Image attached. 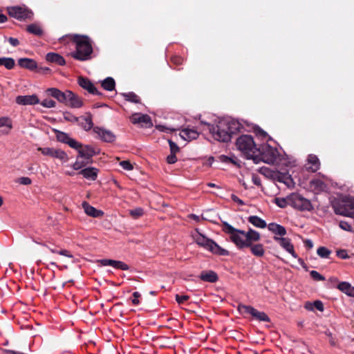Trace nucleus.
Masks as SVG:
<instances>
[{
  "label": "nucleus",
  "mask_w": 354,
  "mask_h": 354,
  "mask_svg": "<svg viewBox=\"0 0 354 354\" xmlns=\"http://www.w3.org/2000/svg\"><path fill=\"white\" fill-rule=\"evenodd\" d=\"M275 203L280 207H285L286 205H289L288 197L286 199L282 198H275Z\"/></svg>",
  "instance_id": "79ce46f5"
},
{
  "label": "nucleus",
  "mask_w": 354,
  "mask_h": 354,
  "mask_svg": "<svg viewBox=\"0 0 354 354\" xmlns=\"http://www.w3.org/2000/svg\"><path fill=\"white\" fill-rule=\"evenodd\" d=\"M236 146L248 159L257 161L260 153V149L257 147L253 138L249 135L239 136L236 142Z\"/></svg>",
  "instance_id": "7ed1b4c3"
},
{
  "label": "nucleus",
  "mask_w": 354,
  "mask_h": 354,
  "mask_svg": "<svg viewBox=\"0 0 354 354\" xmlns=\"http://www.w3.org/2000/svg\"><path fill=\"white\" fill-rule=\"evenodd\" d=\"M64 104L75 109H78L83 106V102L81 98L69 90H67L66 101Z\"/></svg>",
  "instance_id": "ddd939ff"
},
{
  "label": "nucleus",
  "mask_w": 354,
  "mask_h": 354,
  "mask_svg": "<svg viewBox=\"0 0 354 354\" xmlns=\"http://www.w3.org/2000/svg\"><path fill=\"white\" fill-rule=\"evenodd\" d=\"M249 248H250L252 254L256 257H261L265 254V250L262 244H253V243H251V245Z\"/></svg>",
  "instance_id": "2f4dec72"
},
{
  "label": "nucleus",
  "mask_w": 354,
  "mask_h": 354,
  "mask_svg": "<svg viewBox=\"0 0 354 354\" xmlns=\"http://www.w3.org/2000/svg\"><path fill=\"white\" fill-rule=\"evenodd\" d=\"M12 129V122L8 117L0 118V136L8 135Z\"/></svg>",
  "instance_id": "aec40b11"
},
{
  "label": "nucleus",
  "mask_w": 354,
  "mask_h": 354,
  "mask_svg": "<svg viewBox=\"0 0 354 354\" xmlns=\"http://www.w3.org/2000/svg\"><path fill=\"white\" fill-rule=\"evenodd\" d=\"M16 102L20 105H33L38 104L39 100L36 95H19L16 97Z\"/></svg>",
  "instance_id": "6ab92c4d"
},
{
  "label": "nucleus",
  "mask_w": 354,
  "mask_h": 354,
  "mask_svg": "<svg viewBox=\"0 0 354 354\" xmlns=\"http://www.w3.org/2000/svg\"><path fill=\"white\" fill-rule=\"evenodd\" d=\"M46 59L49 62H55L59 65H64L65 61L59 55L54 53H49L46 55Z\"/></svg>",
  "instance_id": "473e14b6"
},
{
  "label": "nucleus",
  "mask_w": 354,
  "mask_h": 354,
  "mask_svg": "<svg viewBox=\"0 0 354 354\" xmlns=\"http://www.w3.org/2000/svg\"><path fill=\"white\" fill-rule=\"evenodd\" d=\"M317 253L322 258H328L330 251L325 247H319L317 250Z\"/></svg>",
  "instance_id": "58836bf2"
},
{
  "label": "nucleus",
  "mask_w": 354,
  "mask_h": 354,
  "mask_svg": "<svg viewBox=\"0 0 354 354\" xmlns=\"http://www.w3.org/2000/svg\"><path fill=\"white\" fill-rule=\"evenodd\" d=\"M310 188L315 192L318 193L324 191L326 185L324 182L319 179H313L310 182Z\"/></svg>",
  "instance_id": "7c9ffc66"
},
{
  "label": "nucleus",
  "mask_w": 354,
  "mask_h": 354,
  "mask_svg": "<svg viewBox=\"0 0 354 354\" xmlns=\"http://www.w3.org/2000/svg\"><path fill=\"white\" fill-rule=\"evenodd\" d=\"M64 119L68 121L76 122L78 121V118L74 115H72L69 113L64 114Z\"/></svg>",
  "instance_id": "6e6d98bb"
},
{
  "label": "nucleus",
  "mask_w": 354,
  "mask_h": 354,
  "mask_svg": "<svg viewBox=\"0 0 354 354\" xmlns=\"http://www.w3.org/2000/svg\"><path fill=\"white\" fill-rule=\"evenodd\" d=\"M124 97L127 100L131 101L133 102L137 103V102H139V101H140L139 97L133 93H129L124 94Z\"/></svg>",
  "instance_id": "a19ab883"
},
{
  "label": "nucleus",
  "mask_w": 354,
  "mask_h": 354,
  "mask_svg": "<svg viewBox=\"0 0 354 354\" xmlns=\"http://www.w3.org/2000/svg\"><path fill=\"white\" fill-rule=\"evenodd\" d=\"M188 299H189V296H187V295H182V296H180L178 295H176V300L179 304H183V302L187 301Z\"/></svg>",
  "instance_id": "603ef678"
},
{
  "label": "nucleus",
  "mask_w": 354,
  "mask_h": 354,
  "mask_svg": "<svg viewBox=\"0 0 354 354\" xmlns=\"http://www.w3.org/2000/svg\"><path fill=\"white\" fill-rule=\"evenodd\" d=\"M265 175L268 176L272 178L274 180H278L279 182L283 183L288 185L291 183L290 176L288 174H281L277 171H271L268 169H263V172Z\"/></svg>",
  "instance_id": "2eb2a0df"
},
{
  "label": "nucleus",
  "mask_w": 354,
  "mask_h": 354,
  "mask_svg": "<svg viewBox=\"0 0 354 354\" xmlns=\"http://www.w3.org/2000/svg\"><path fill=\"white\" fill-rule=\"evenodd\" d=\"M69 146L77 151L79 154L78 158H82L87 160H90L94 155L99 152L91 146L82 145L80 142L76 140H71Z\"/></svg>",
  "instance_id": "0eeeda50"
},
{
  "label": "nucleus",
  "mask_w": 354,
  "mask_h": 354,
  "mask_svg": "<svg viewBox=\"0 0 354 354\" xmlns=\"http://www.w3.org/2000/svg\"><path fill=\"white\" fill-rule=\"evenodd\" d=\"M289 205L301 211H310L313 206L309 200L299 194H292L288 196Z\"/></svg>",
  "instance_id": "6e6552de"
},
{
  "label": "nucleus",
  "mask_w": 354,
  "mask_h": 354,
  "mask_svg": "<svg viewBox=\"0 0 354 354\" xmlns=\"http://www.w3.org/2000/svg\"><path fill=\"white\" fill-rule=\"evenodd\" d=\"M41 104L46 108H53L55 106L56 103L53 100L45 99L41 102Z\"/></svg>",
  "instance_id": "37998d69"
},
{
  "label": "nucleus",
  "mask_w": 354,
  "mask_h": 354,
  "mask_svg": "<svg viewBox=\"0 0 354 354\" xmlns=\"http://www.w3.org/2000/svg\"><path fill=\"white\" fill-rule=\"evenodd\" d=\"M194 241L200 246L209 250L212 253L219 255H227L228 252L217 245L214 241L207 239L204 235L201 234L198 230H196L192 234Z\"/></svg>",
  "instance_id": "423d86ee"
},
{
  "label": "nucleus",
  "mask_w": 354,
  "mask_h": 354,
  "mask_svg": "<svg viewBox=\"0 0 354 354\" xmlns=\"http://www.w3.org/2000/svg\"><path fill=\"white\" fill-rule=\"evenodd\" d=\"M27 30L34 35H40L42 34V30L37 24H30L27 27Z\"/></svg>",
  "instance_id": "e433bc0d"
},
{
  "label": "nucleus",
  "mask_w": 354,
  "mask_h": 354,
  "mask_svg": "<svg viewBox=\"0 0 354 354\" xmlns=\"http://www.w3.org/2000/svg\"><path fill=\"white\" fill-rule=\"evenodd\" d=\"M8 14L10 17L19 20L32 18V12L26 7L13 6L8 8Z\"/></svg>",
  "instance_id": "9d476101"
},
{
  "label": "nucleus",
  "mask_w": 354,
  "mask_h": 354,
  "mask_svg": "<svg viewBox=\"0 0 354 354\" xmlns=\"http://www.w3.org/2000/svg\"><path fill=\"white\" fill-rule=\"evenodd\" d=\"M168 142L169 144L170 152L171 153H177L178 152H179L180 149L175 142L170 140H168Z\"/></svg>",
  "instance_id": "a18cd8bd"
},
{
  "label": "nucleus",
  "mask_w": 354,
  "mask_h": 354,
  "mask_svg": "<svg viewBox=\"0 0 354 354\" xmlns=\"http://www.w3.org/2000/svg\"><path fill=\"white\" fill-rule=\"evenodd\" d=\"M80 125L85 131H88L93 127V122L91 116L82 118Z\"/></svg>",
  "instance_id": "c9c22d12"
},
{
  "label": "nucleus",
  "mask_w": 354,
  "mask_h": 354,
  "mask_svg": "<svg viewBox=\"0 0 354 354\" xmlns=\"http://www.w3.org/2000/svg\"><path fill=\"white\" fill-rule=\"evenodd\" d=\"M268 229L275 235L284 236L286 234L285 227L275 223H269Z\"/></svg>",
  "instance_id": "bb28decb"
},
{
  "label": "nucleus",
  "mask_w": 354,
  "mask_h": 354,
  "mask_svg": "<svg viewBox=\"0 0 354 354\" xmlns=\"http://www.w3.org/2000/svg\"><path fill=\"white\" fill-rule=\"evenodd\" d=\"M248 221L257 227L265 228L266 227V221L257 216H250Z\"/></svg>",
  "instance_id": "72a5a7b5"
},
{
  "label": "nucleus",
  "mask_w": 354,
  "mask_h": 354,
  "mask_svg": "<svg viewBox=\"0 0 354 354\" xmlns=\"http://www.w3.org/2000/svg\"><path fill=\"white\" fill-rule=\"evenodd\" d=\"M1 66H4L8 69H11L15 66V61L12 58H1Z\"/></svg>",
  "instance_id": "4c0bfd02"
},
{
  "label": "nucleus",
  "mask_w": 354,
  "mask_h": 354,
  "mask_svg": "<svg viewBox=\"0 0 354 354\" xmlns=\"http://www.w3.org/2000/svg\"><path fill=\"white\" fill-rule=\"evenodd\" d=\"M78 157L76 160V161L73 163V168L75 169V170H78V169H80L82 167H83L86 163L88 162V161L86 162H81V161H79L78 160Z\"/></svg>",
  "instance_id": "de8ad7c7"
},
{
  "label": "nucleus",
  "mask_w": 354,
  "mask_h": 354,
  "mask_svg": "<svg viewBox=\"0 0 354 354\" xmlns=\"http://www.w3.org/2000/svg\"><path fill=\"white\" fill-rule=\"evenodd\" d=\"M19 65L29 70H34L37 68V63L35 60L29 58H21L18 60Z\"/></svg>",
  "instance_id": "cd10ccee"
},
{
  "label": "nucleus",
  "mask_w": 354,
  "mask_h": 354,
  "mask_svg": "<svg viewBox=\"0 0 354 354\" xmlns=\"http://www.w3.org/2000/svg\"><path fill=\"white\" fill-rule=\"evenodd\" d=\"M82 205L84 212L89 216L98 218L102 216L104 214L102 211L97 209L86 201L83 202Z\"/></svg>",
  "instance_id": "412c9836"
},
{
  "label": "nucleus",
  "mask_w": 354,
  "mask_h": 354,
  "mask_svg": "<svg viewBox=\"0 0 354 354\" xmlns=\"http://www.w3.org/2000/svg\"><path fill=\"white\" fill-rule=\"evenodd\" d=\"M199 278L204 281L214 283L216 282L218 279V276L216 273L212 270H208V271H203Z\"/></svg>",
  "instance_id": "393cba45"
},
{
  "label": "nucleus",
  "mask_w": 354,
  "mask_h": 354,
  "mask_svg": "<svg viewBox=\"0 0 354 354\" xmlns=\"http://www.w3.org/2000/svg\"><path fill=\"white\" fill-rule=\"evenodd\" d=\"M80 174L86 179L95 180L97 176L98 169L95 167H88L82 169Z\"/></svg>",
  "instance_id": "a878e982"
},
{
  "label": "nucleus",
  "mask_w": 354,
  "mask_h": 354,
  "mask_svg": "<svg viewBox=\"0 0 354 354\" xmlns=\"http://www.w3.org/2000/svg\"><path fill=\"white\" fill-rule=\"evenodd\" d=\"M274 240L278 242L280 245L289 254H291V256L297 259V254L295 252L294 246L291 243L290 240L287 238H283V237H278L277 236H274Z\"/></svg>",
  "instance_id": "dca6fc26"
},
{
  "label": "nucleus",
  "mask_w": 354,
  "mask_h": 354,
  "mask_svg": "<svg viewBox=\"0 0 354 354\" xmlns=\"http://www.w3.org/2000/svg\"><path fill=\"white\" fill-rule=\"evenodd\" d=\"M8 41H9L10 44L13 46H16L19 44V40L16 38L10 37L8 39Z\"/></svg>",
  "instance_id": "680f3d73"
},
{
  "label": "nucleus",
  "mask_w": 354,
  "mask_h": 354,
  "mask_svg": "<svg viewBox=\"0 0 354 354\" xmlns=\"http://www.w3.org/2000/svg\"><path fill=\"white\" fill-rule=\"evenodd\" d=\"M97 262L102 266H112L115 268L120 269L122 270H129L128 265L120 261L104 259L98 260Z\"/></svg>",
  "instance_id": "a211bd4d"
},
{
  "label": "nucleus",
  "mask_w": 354,
  "mask_h": 354,
  "mask_svg": "<svg viewBox=\"0 0 354 354\" xmlns=\"http://www.w3.org/2000/svg\"><path fill=\"white\" fill-rule=\"evenodd\" d=\"M213 162H214V158L213 157H209L205 164L206 165L210 167V166H212Z\"/></svg>",
  "instance_id": "774afa93"
},
{
  "label": "nucleus",
  "mask_w": 354,
  "mask_h": 354,
  "mask_svg": "<svg viewBox=\"0 0 354 354\" xmlns=\"http://www.w3.org/2000/svg\"><path fill=\"white\" fill-rule=\"evenodd\" d=\"M156 129H158L160 131H166V132H171L173 131L174 129H171V128H169V127H167L164 125H157L156 127Z\"/></svg>",
  "instance_id": "4d7b16f0"
},
{
  "label": "nucleus",
  "mask_w": 354,
  "mask_h": 354,
  "mask_svg": "<svg viewBox=\"0 0 354 354\" xmlns=\"http://www.w3.org/2000/svg\"><path fill=\"white\" fill-rule=\"evenodd\" d=\"M219 159H220V160H221V162H230V161H232V160H231V158H229V157H227V156H223H223H221L219 157Z\"/></svg>",
  "instance_id": "0e129e2a"
},
{
  "label": "nucleus",
  "mask_w": 354,
  "mask_h": 354,
  "mask_svg": "<svg viewBox=\"0 0 354 354\" xmlns=\"http://www.w3.org/2000/svg\"><path fill=\"white\" fill-rule=\"evenodd\" d=\"M17 182L21 185H28L31 184L32 180L28 177H21L17 180Z\"/></svg>",
  "instance_id": "49530a36"
},
{
  "label": "nucleus",
  "mask_w": 354,
  "mask_h": 354,
  "mask_svg": "<svg viewBox=\"0 0 354 354\" xmlns=\"http://www.w3.org/2000/svg\"><path fill=\"white\" fill-rule=\"evenodd\" d=\"M308 171L315 172L319 169L320 162L318 158L315 155H309L306 165Z\"/></svg>",
  "instance_id": "5701e85b"
},
{
  "label": "nucleus",
  "mask_w": 354,
  "mask_h": 354,
  "mask_svg": "<svg viewBox=\"0 0 354 354\" xmlns=\"http://www.w3.org/2000/svg\"><path fill=\"white\" fill-rule=\"evenodd\" d=\"M129 214L134 218H137L143 214V210L142 208H136L130 210Z\"/></svg>",
  "instance_id": "c03bdc74"
},
{
  "label": "nucleus",
  "mask_w": 354,
  "mask_h": 354,
  "mask_svg": "<svg viewBox=\"0 0 354 354\" xmlns=\"http://www.w3.org/2000/svg\"><path fill=\"white\" fill-rule=\"evenodd\" d=\"M46 92L48 95L56 98L59 102L62 103H64L66 101L67 90L64 92H62L56 88H48Z\"/></svg>",
  "instance_id": "4be33fe9"
},
{
  "label": "nucleus",
  "mask_w": 354,
  "mask_h": 354,
  "mask_svg": "<svg viewBox=\"0 0 354 354\" xmlns=\"http://www.w3.org/2000/svg\"><path fill=\"white\" fill-rule=\"evenodd\" d=\"M204 125L203 130H207L215 140L223 142L230 141L232 134L241 127L240 123L232 118L218 119L213 124L205 122Z\"/></svg>",
  "instance_id": "f257e3e1"
},
{
  "label": "nucleus",
  "mask_w": 354,
  "mask_h": 354,
  "mask_svg": "<svg viewBox=\"0 0 354 354\" xmlns=\"http://www.w3.org/2000/svg\"><path fill=\"white\" fill-rule=\"evenodd\" d=\"M310 274V276L315 280H317V281H323V280H324V277L322 275H321L318 272H317L315 270H312Z\"/></svg>",
  "instance_id": "09e8293b"
},
{
  "label": "nucleus",
  "mask_w": 354,
  "mask_h": 354,
  "mask_svg": "<svg viewBox=\"0 0 354 354\" xmlns=\"http://www.w3.org/2000/svg\"><path fill=\"white\" fill-rule=\"evenodd\" d=\"M102 86L107 91H113L115 88V81L111 77H107L102 82Z\"/></svg>",
  "instance_id": "f704fd0d"
},
{
  "label": "nucleus",
  "mask_w": 354,
  "mask_h": 354,
  "mask_svg": "<svg viewBox=\"0 0 354 354\" xmlns=\"http://www.w3.org/2000/svg\"><path fill=\"white\" fill-rule=\"evenodd\" d=\"M337 255L339 258L343 259H346L348 258V255L346 251L344 250H338L337 252Z\"/></svg>",
  "instance_id": "5fc2aeb1"
},
{
  "label": "nucleus",
  "mask_w": 354,
  "mask_h": 354,
  "mask_svg": "<svg viewBox=\"0 0 354 354\" xmlns=\"http://www.w3.org/2000/svg\"><path fill=\"white\" fill-rule=\"evenodd\" d=\"M335 212L345 216L354 217V198L345 197L342 204L336 208Z\"/></svg>",
  "instance_id": "1a4fd4ad"
},
{
  "label": "nucleus",
  "mask_w": 354,
  "mask_h": 354,
  "mask_svg": "<svg viewBox=\"0 0 354 354\" xmlns=\"http://www.w3.org/2000/svg\"><path fill=\"white\" fill-rule=\"evenodd\" d=\"M73 40L76 44V50L73 53V57L81 61L88 59L92 53V46L88 37L75 35Z\"/></svg>",
  "instance_id": "20e7f679"
},
{
  "label": "nucleus",
  "mask_w": 354,
  "mask_h": 354,
  "mask_svg": "<svg viewBox=\"0 0 354 354\" xmlns=\"http://www.w3.org/2000/svg\"><path fill=\"white\" fill-rule=\"evenodd\" d=\"M38 151L44 156L59 159L62 162L65 163L68 160V155L62 150L50 147H39Z\"/></svg>",
  "instance_id": "9b49d317"
},
{
  "label": "nucleus",
  "mask_w": 354,
  "mask_h": 354,
  "mask_svg": "<svg viewBox=\"0 0 354 354\" xmlns=\"http://www.w3.org/2000/svg\"><path fill=\"white\" fill-rule=\"evenodd\" d=\"M93 131L104 142H111L115 139V135L111 131L106 129L95 127L93 128Z\"/></svg>",
  "instance_id": "4468645a"
},
{
  "label": "nucleus",
  "mask_w": 354,
  "mask_h": 354,
  "mask_svg": "<svg viewBox=\"0 0 354 354\" xmlns=\"http://www.w3.org/2000/svg\"><path fill=\"white\" fill-rule=\"evenodd\" d=\"M304 243L306 245V246L310 248H312L313 247V243L312 242V241L308 239V240H306L304 241Z\"/></svg>",
  "instance_id": "338daca9"
},
{
  "label": "nucleus",
  "mask_w": 354,
  "mask_h": 354,
  "mask_svg": "<svg viewBox=\"0 0 354 354\" xmlns=\"http://www.w3.org/2000/svg\"><path fill=\"white\" fill-rule=\"evenodd\" d=\"M57 138L59 141L65 142L68 145L71 140H75L74 139L70 138L66 133L62 132H60L57 135Z\"/></svg>",
  "instance_id": "ea45409f"
},
{
  "label": "nucleus",
  "mask_w": 354,
  "mask_h": 354,
  "mask_svg": "<svg viewBox=\"0 0 354 354\" xmlns=\"http://www.w3.org/2000/svg\"><path fill=\"white\" fill-rule=\"evenodd\" d=\"M252 181H253V183L255 185H257L258 186L261 185V180H260V178L258 176H252Z\"/></svg>",
  "instance_id": "69168bd1"
},
{
  "label": "nucleus",
  "mask_w": 354,
  "mask_h": 354,
  "mask_svg": "<svg viewBox=\"0 0 354 354\" xmlns=\"http://www.w3.org/2000/svg\"><path fill=\"white\" fill-rule=\"evenodd\" d=\"M339 227L342 230H346V231H351V225L347 222H345V221H341L339 223Z\"/></svg>",
  "instance_id": "864d4df0"
},
{
  "label": "nucleus",
  "mask_w": 354,
  "mask_h": 354,
  "mask_svg": "<svg viewBox=\"0 0 354 354\" xmlns=\"http://www.w3.org/2000/svg\"><path fill=\"white\" fill-rule=\"evenodd\" d=\"M176 153H171L170 152V154L167 157V162L169 164H174L177 161V158L176 156Z\"/></svg>",
  "instance_id": "3c124183"
},
{
  "label": "nucleus",
  "mask_w": 354,
  "mask_h": 354,
  "mask_svg": "<svg viewBox=\"0 0 354 354\" xmlns=\"http://www.w3.org/2000/svg\"><path fill=\"white\" fill-rule=\"evenodd\" d=\"M131 122L134 124L140 126H150L151 124V118L148 115L138 113H133L130 117Z\"/></svg>",
  "instance_id": "f3484780"
},
{
  "label": "nucleus",
  "mask_w": 354,
  "mask_h": 354,
  "mask_svg": "<svg viewBox=\"0 0 354 354\" xmlns=\"http://www.w3.org/2000/svg\"><path fill=\"white\" fill-rule=\"evenodd\" d=\"M120 165L124 169H126L128 171L133 169V166L129 161H126V160L122 161L120 162Z\"/></svg>",
  "instance_id": "8fccbe9b"
},
{
  "label": "nucleus",
  "mask_w": 354,
  "mask_h": 354,
  "mask_svg": "<svg viewBox=\"0 0 354 354\" xmlns=\"http://www.w3.org/2000/svg\"><path fill=\"white\" fill-rule=\"evenodd\" d=\"M313 306L315 308H317L318 310L321 312L324 310V305L322 302L320 301H315L313 304Z\"/></svg>",
  "instance_id": "13d9d810"
},
{
  "label": "nucleus",
  "mask_w": 354,
  "mask_h": 354,
  "mask_svg": "<svg viewBox=\"0 0 354 354\" xmlns=\"http://www.w3.org/2000/svg\"><path fill=\"white\" fill-rule=\"evenodd\" d=\"M198 135L199 134L197 131L189 128L183 129L180 133V138L186 141L195 140L198 137Z\"/></svg>",
  "instance_id": "b1692460"
},
{
  "label": "nucleus",
  "mask_w": 354,
  "mask_h": 354,
  "mask_svg": "<svg viewBox=\"0 0 354 354\" xmlns=\"http://www.w3.org/2000/svg\"><path fill=\"white\" fill-rule=\"evenodd\" d=\"M338 289L346 295L353 297L354 296V287H353L348 282H341L337 286Z\"/></svg>",
  "instance_id": "c756f323"
},
{
  "label": "nucleus",
  "mask_w": 354,
  "mask_h": 354,
  "mask_svg": "<svg viewBox=\"0 0 354 354\" xmlns=\"http://www.w3.org/2000/svg\"><path fill=\"white\" fill-rule=\"evenodd\" d=\"M238 310L242 313H248L251 315L256 319L261 322H269L270 318L268 316L264 313L258 311L257 309L250 306L246 305H239L238 306Z\"/></svg>",
  "instance_id": "f8f14e48"
},
{
  "label": "nucleus",
  "mask_w": 354,
  "mask_h": 354,
  "mask_svg": "<svg viewBox=\"0 0 354 354\" xmlns=\"http://www.w3.org/2000/svg\"><path fill=\"white\" fill-rule=\"evenodd\" d=\"M223 231L229 234L230 239L239 249L249 248L251 243L257 242L261 239L259 232L252 229L245 232L236 229L227 223H223Z\"/></svg>",
  "instance_id": "f03ea898"
},
{
  "label": "nucleus",
  "mask_w": 354,
  "mask_h": 354,
  "mask_svg": "<svg viewBox=\"0 0 354 354\" xmlns=\"http://www.w3.org/2000/svg\"><path fill=\"white\" fill-rule=\"evenodd\" d=\"M58 254H61V255H63V256H65L66 257L71 258V259L73 258V256L69 252H68L66 250H59L58 252Z\"/></svg>",
  "instance_id": "bf43d9fd"
},
{
  "label": "nucleus",
  "mask_w": 354,
  "mask_h": 354,
  "mask_svg": "<svg viewBox=\"0 0 354 354\" xmlns=\"http://www.w3.org/2000/svg\"><path fill=\"white\" fill-rule=\"evenodd\" d=\"M260 149L259 160L267 164H284L283 162V158L277 149L272 147L268 144L262 145Z\"/></svg>",
  "instance_id": "39448f33"
},
{
  "label": "nucleus",
  "mask_w": 354,
  "mask_h": 354,
  "mask_svg": "<svg viewBox=\"0 0 354 354\" xmlns=\"http://www.w3.org/2000/svg\"><path fill=\"white\" fill-rule=\"evenodd\" d=\"M140 293L138 292H135L133 294V299H132V303L135 305H137L139 304L138 297H140Z\"/></svg>",
  "instance_id": "052dcab7"
},
{
  "label": "nucleus",
  "mask_w": 354,
  "mask_h": 354,
  "mask_svg": "<svg viewBox=\"0 0 354 354\" xmlns=\"http://www.w3.org/2000/svg\"><path fill=\"white\" fill-rule=\"evenodd\" d=\"M78 83L81 87L87 90L91 93H95L96 88L94 85L86 78L79 77Z\"/></svg>",
  "instance_id": "c85d7f7f"
},
{
  "label": "nucleus",
  "mask_w": 354,
  "mask_h": 354,
  "mask_svg": "<svg viewBox=\"0 0 354 354\" xmlns=\"http://www.w3.org/2000/svg\"><path fill=\"white\" fill-rule=\"evenodd\" d=\"M232 199L239 205H243V201L239 198L236 195L232 194Z\"/></svg>",
  "instance_id": "e2e57ef3"
}]
</instances>
